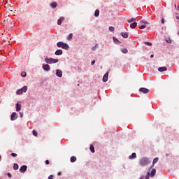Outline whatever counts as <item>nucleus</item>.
Masks as SVG:
<instances>
[{
    "label": "nucleus",
    "instance_id": "49",
    "mask_svg": "<svg viewBox=\"0 0 179 179\" xmlns=\"http://www.w3.org/2000/svg\"><path fill=\"white\" fill-rule=\"evenodd\" d=\"M178 10H179V6H178Z\"/></svg>",
    "mask_w": 179,
    "mask_h": 179
},
{
    "label": "nucleus",
    "instance_id": "5",
    "mask_svg": "<svg viewBox=\"0 0 179 179\" xmlns=\"http://www.w3.org/2000/svg\"><path fill=\"white\" fill-rule=\"evenodd\" d=\"M139 92H141V93H143L144 94H148L150 90H149L148 88L141 87L139 89Z\"/></svg>",
    "mask_w": 179,
    "mask_h": 179
},
{
    "label": "nucleus",
    "instance_id": "33",
    "mask_svg": "<svg viewBox=\"0 0 179 179\" xmlns=\"http://www.w3.org/2000/svg\"><path fill=\"white\" fill-rule=\"evenodd\" d=\"M26 72H24V71H22V73H21V76L22 77V78H26Z\"/></svg>",
    "mask_w": 179,
    "mask_h": 179
},
{
    "label": "nucleus",
    "instance_id": "39",
    "mask_svg": "<svg viewBox=\"0 0 179 179\" xmlns=\"http://www.w3.org/2000/svg\"><path fill=\"white\" fill-rule=\"evenodd\" d=\"M8 177H9V178H12V174H10V173H8Z\"/></svg>",
    "mask_w": 179,
    "mask_h": 179
},
{
    "label": "nucleus",
    "instance_id": "28",
    "mask_svg": "<svg viewBox=\"0 0 179 179\" xmlns=\"http://www.w3.org/2000/svg\"><path fill=\"white\" fill-rule=\"evenodd\" d=\"M50 6L52 8H57V3L53 2L50 4Z\"/></svg>",
    "mask_w": 179,
    "mask_h": 179
},
{
    "label": "nucleus",
    "instance_id": "20",
    "mask_svg": "<svg viewBox=\"0 0 179 179\" xmlns=\"http://www.w3.org/2000/svg\"><path fill=\"white\" fill-rule=\"evenodd\" d=\"M70 160H71V163H75V162H76V160H77L76 157L72 156V157H71Z\"/></svg>",
    "mask_w": 179,
    "mask_h": 179
},
{
    "label": "nucleus",
    "instance_id": "26",
    "mask_svg": "<svg viewBox=\"0 0 179 179\" xmlns=\"http://www.w3.org/2000/svg\"><path fill=\"white\" fill-rule=\"evenodd\" d=\"M159 162V157H156L153 159L152 164H156Z\"/></svg>",
    "mask_w": 179,
    "mask_h": 179
},
{
    "label": "nucleus",
    "instance_id": "14",
    "mask_svg": "<svg viewBox=\"0 0 179 179\" xmlns=\"http://www.w3.org/2000/svg\"><path fill=\"white\" fill-rule=\"evenodd\" d=\"M138 26V23L136 22H134L130 24L131 29H135Z\"/></svg>",
    "mask_w": 179,
    "mask_h": 179
},
{
    "label": "nucleus",
    "instance_id": "40",
    "mask_svg": "<svg viewBox=\"0 0 179 179\" xmlns=\"http://www.w3.org/2000/svg\"><path fill=\"white\" fill-rule=\"evenodd\" d=\"M20 118L23 117V113H20Z\"/></svg>",
    "mask_w": 179,
    "mask_h": 179
},
{
    "label": "nucleus",
    "instance_id": "50",
    "mask_svg": "<svg viewBox=\"0 0 179 179\" xmlns=\"http://www.w3.org/2000/svg\"><path fill=\"white\" fill-rule=\"evenodd\" d=\"M0 159H1V156H0Z\"/></svg>",
    "mask_w": 179,
    "mask_h": 179
},
{
    "label": "nucleus",
    "instance_id": "13",
    "mask_svg": "<svg viewBox=\"0 0 179 179\" xmlns=\"http://www.w3.org/2000/svg\"><path fill=\"white\" fill-rule=\"evenodd\" d=\"M65 19L64 17H60L58 20H57V24L59 26H61V24H62V22H64Z\"/></svg>",
    "mask_w": 179,
    "mask_h": 179
},
{
    "label": "nucleus",
    "instance_id": "6",
    "mask_svg": "<svg viewBox=\"0 0 179 179\" xmlns=\"http://www.w3.org/2000/svg\"><path fill=\"white\" fill-rule=\"evenodd\" d=\"M17 114L16 113L13 112L11 114L10 120H11V121H15V120H17Z\"/></svg>",
    "mask_w": 179,
    "mask_h": 179
},
{
    "label": "nucleus",
    "instance_id": "16",
    "mask_svg": "<svg viewBox=\"0 0 179 179\" xmlns=\"http://www.w3.org/2000/svg\"><path fill=\"white\" fill-rule=\"evenodd\" d=\"M140 24L146 26V24H149V22H148V21H145V20H141Z\"/></svg>",
    "mask_w": 179,
    "mask_h": 179
},
{
    "label": "nucleus",
    "instance_id": "38",
    "mask_svg": "<svg viewBox=\"0 0 179 179\" xmlns=\"http://www.w3.org/2000/svg\"><path fill=\"white\" fill-rule=\"evenodd\" d=\"M48 179H54V176L50 175V176L48 177Z\"/></svg>",
    "mask_w": 179,
    "mask_h": 179
},
{
    "label": "nucleus",
    "instance_id": "12",
    "mask_svg": "<svg viewBox=\"0 0 179 179\" xmlns=\"http://www.w3.org/2000/svg\"><path fill=\"white\" fill-rule=\"evenodd\" d=\"M16 111H20L22 110V104H19V103H16Z\"/></svg>",
    "mask_w": 179,
    "mask_h": 179
},
{
    "label": "nucleus",
    "instance_id": "4",
    "mask_svg": "<svg viewBox=\"0 0 179 179\" xmlns=\"http://www.w3.org/2000/svg\"><path fill=\"white\" fill-rule=\"evenodd\" d=\"M27 92V86H24L22 88L17 90L16 94H22L23 93H26Z\"/></svg>",
    "mask_w": 179,
    "mask_h": 179
},
{
    "label": "nucleus",
    "instance_id": "21",
    "mask_svg": "<svg viewBox=\"0 0 179 179\" xmlns=\"http://www.w3.org/2000/svg\"><path fill=\"white\" fill-rule=\"evenodd\" d=\"M128 23H132V22H136V18H131L127 20Z\"/></svg>",
    "mask_w": 179,
    "mask_h": 179
},
{
    "label": "nucleus",
    "instance_id": "17",
    "mask_svg": "<svg viewBox=\"0 0 179 179\" xmlns=\"http://www.w3.org/2000/svg\"><path fill=\"white\" fill-rule=\"evenodd\" d=\"M121 36L123 37V38H128V32H122Z\"/></svg>",
    "mask_w": 179,
    "mask_h": 179
},
{
    "label": "nucleus",
    "instance_id": "3",
    "mask_svg": "<svg viewBox=\"0 0 179 179\" xmlns=\"http://www.w3.org/2000/svg\"><path fill=\"white\" fill-rule=\"evenodd\" d=\"M45 62H46V64H57V62H58V59H52V58H48L46 57L45 59Z\"/></svg>",
    "mask_w": 179,
    "mask_h": 179
},
{
    "label": "nucleus",
    "instance_id": "9",
    "mask_svg": "<svg viewBox=\"0 0 179 179\" xmlns=\"http://www.w3.org/2000/svg\"><path fill=\"white\" fill-rule=\"evenodd\" d=\"M26 170H27V166L26 165H24V166H22L20 169V173H25Z\"/></svg>",
    "mask_w": 179,
    "mask_h": 179
},
{
    "label": "nucleus",
    "instance_id": "34",
    "mask_svg": "<svg viewBox=\"0 0 179 179\" xmlns=\"http://www.w3.org/2000/svg\"><path fill=\"white\" fill-rule=\"evenodd\" d=\"M115 29L113 27H109V31H114Z\"/></svg>",
    "mask_w": 179,
    "mask_h": 179
},
{
    "label": "nucleus",
    "instance_id": "31",
    "mask_svg": "<svg viewBox=\"0 0 179 179\" xmlns=\"http://www.w3.org/2000/svg\"><path fill=\"white\" fill-rule=\"evenodd\" d=\"M150 178V172H148L146 176H145V179H149Z\"/></svg>",
    "mask_w": 179,
    "mask_h": 179
},
{
    "label": "nucleus",
    "instance_id": "10",
    "mask_svg": "<svg viewBox=\"0 0 179 179\" xmlns=\"http://www.w3.org/2000/svg\"><path fill=\"white\" fill-rule=\"evenodd\" d=\"M102 80L103 82H107V80H108V72L104 74Z\"/></svg>",
    "mask_w": 179,
    "mask_h": 179
},
{
    "label": "nucleus",
    "instance_id": "44",
    "mask_svg": "<svg viewBox=\"0 0 179 179\" xmlns=\"http://www.w3.org/2000/svg\"><path fill=\"white\" fill-rule=\"evenodd\" d=\"M166 42H168V43L170 44V43H171V40L166 41Z\"/></svg>",
    "mask_w": 179,
    "mask_h": 179
},
{
    "label": "nucleus",
    "instance_id": "23",
    "mask_svg": "<svg viewBox=\"0 0 179 179\" xmlns=\"http://www.w3.org/2000/svg\"><path fill=\"white\" fill-rule=\"evenodd\" d=\"M72 37H73V34L71 33L67 37V39L69 40V41H71V40H72Z\"/></svg>",
    "mask_w": 179,
    "mask_h": 179
},
{
    "label": "nucleus",
    "instance_id": "46",
    "mask_svg": "<svg viewBox=\"0 0 179 179\" xmlns=\"http://www.w3.org/2000/svg\"><path fill=\"white\" fill-rule=\"evenodd\" d=\"M61 174H62V173H61V172H59V173H57V176H61Z\"/></svg>",
    "mask_w": 179,
    "mask_h": 179
},
{
    "label": "nucleus",
    "instance_id": "42",
    "mask_svg": "<svg viewBox=\"0 0 179 179\" xmlns=\"http://www.w3.org/2000/svg\"><path fill=\"white\" fill-rule=\"evenodd\" d=\"M45 164H50V161L48 159L45 161Z\"/></svg>",
    "mask_w": 179,
    "mask_h": 179
},
{
    "label": "nucleus",
    "instance_id": "7",
    "mask_svg": "<svg viewBox=\"0 0 179 179\" xmlns=\"http://www.w3.org/2000/svg\"><path fill=\"white\" fill-rule=\"evenodd\" d=\"M56 76H58V78H62V70L57 69L56 70Z\"/></svg>",
    "mask_w": 179,
    "mask_h": 179
},
{
    "label": "nucleus",
    "instance_id": "32",
    "mask_svg": "<svg viewBox=\"0 0 179 179\" xmlns=\"http://www.w3.org/2000/svg\"><path fill=\"white\" fill-rule=\"evenodd\" d=\"M139 29H141V30L143 29H146V25L139 24Z\"/></svg>",
    "mask_w": 179,
    "mask_h": 179
},
{
    "label": "nucleus",
    "instance_id": "43",
    "mask_svg": "<svg viewBox=\"0 0 179 179\" xmlns=\"http://www.w3.org/2000/svg\"><path fill=\"white\" fill-rule=\"evenodd\" d=\"M162 24H164V19L162 20Z\"/></svg>",
    "mask_w": 179,
    "mask_h": 179
},
{
    "label": "nucleus",
    "instance_id": "18",
    "mask_svg": "<svg viewBox=\"0 0 179 179\" xmlns=\"http://www.w3.org/2000/svg\"><path fill=\"white\" fill-rule=\"evenodd\" d=\"M55 55H62V50H57L55 52Z\"/></svg>",
    "mask_w": 179,
    "mask_h": 179
},
{
    "label": "nucleus",
    "instance_id": "2",
    "mask_svg": "<svg viewBox=\"0 0 179 179\" xmlns=\"http://www.w3.org/2000/svg\"><path fill=\"white\" fill-rule=\"evenodd\" d=\"M57 47L59 48H63L64 50H69V45L64 42H58L57 43Z\"/></svg>",
    "mask_w": 179,
    "mask_h": 179
},
{
    "label": "nucleus",
    "instance_id": "8",
    "mask_svg": "<svg viewBox=\"0 0 179 179\" xmlns=\"http://www.w3.org/2000/svg\"><path fill=\"white\" fill-rule=\"evenodd\" d=\"M42 68L44 71H46L47 72H48V71H50V65L48 64H43Z\"/></svg>",
    "mask_w": 179,
    "mask_h": 179
},
{
    "label": "nucleus",
    "instance_id": "47",
    "mask_svg": "<svg viewBox=\"0 0 179 179\" xmlns=\"http://www.w3.org/2000/svg\"><path fill=\"white\" fill-rule=\"evenodd\" d=\"M175 8H177V5L176 4H175Z\"/></svg>",
    "mask_w": 179,
    "mask_h": 179
},
{
    "label": "nucleus",
    "instance_id": "19",
    "mask_svg": "<svg viewBox=\"0 0 179 179\" xmlns=\"http://www.w3.org/2000/svg\"><path fill=\"white\" fill-rule=\"evenodd\" d=\"M129 159H136V153L133 152L129 157Z\"/></svg>",
    "mask_w": 179,
    "mask_h": 179
},
{
    "label": "nucleus",
    "instance_id": "45",
    "mask_svg": "<svg viewBox=\"0 0 179 179\" xmlns=\"http://www.w3.org/2000/svg\"><path fill=\"white\" fill-rule=\"evenodd\" d=\"M154 57H155L154 55H150V58H153Z\"/></svg>",
    "mask_w": 179,
    "mask_h": 179
},
{
    "label": "nucleus",
    "instance_id": "36",
    "mask_svg": "<svg viewBox=\"0 0 179 179\" xmlns=\"http://www.w3.org/2000/svg\"><path fill=\"white\" fill-rule=\"evenodd\" d=\"M145 44H146V45H148L149 47H151L152 45V43L150 42H145Z\"/></svg>",
    "mask_w": 179,
    "mask_h": 179
},
{
    "label": "nucleus",
    "instance_id": "48",
    "mask_svg": "<svg viewBox=\"0 0 179 179\" xmlns=\"http://www.w3.org/2000/svg\"><path fill=\"white\" fill-rule=\"evenodd\" d=\"M176 19H179V17H178V16H176Z\"/></svg>",
    "mask_w": 179,
    "mask_h": 179
},
{
    "label": "nucleus",
    "instance_id": "25",
    "mask_svg": "<svg viewBox=\"0 0 179 179\" xmlns=\"http://www.w3.org/2000/svg\"><path fill=\"white\" fill-rule=\"evenodd\" d=\"M99 15H100V10H95V13H94V16H95L96 17H97V16H99Z\"/></svg>",
    "mask_w": 179,
    "mask_h": 179
},
{
    "label": "nucleus",
    "instance_id": "29",
    "mask_svg": "<svg viewBox=\"0 0 179 179\" xmlns=\"http://www.w3.org/2000/svg\"><path fill=\"white\" fill-rule=\"evenodd\" d=\"M113 41L115 44H118V43H120V41H118V39L115 37H113Z\"/></svg>",
    "mask_w": 179,
    "mask_h": 179
},
{
    "label": "nucleus",
    "instance_id": "11",
    "mask_svg": "<svg viewBox=\"0 0 179 179\" xmlns=\"http://www.w3.org/2000/svg\"><path fill=\"white\" fill-rule=\"evenodd\" d=\"M158 71H159V72H164V71H167V67H166V66L159 67L158 69Z\"/></svg>",
    "mask_w": 179,
    "mask_h": 179
},
{
    "label": "nucleus",
    "instance_id": "37",
    "mask_svg": "<svg viewBox=\"0 0 179 179\" xmlns=\"http://www.w3.org/2000/svg\"><path fill=\"white\" fill-rule=\"evenodd\" d=\"M10 156H13V157H16L17 156V154H16V153H11Z\"/></svg>",
    "mask_w": 179,
    "mask_h": 179
},
{
    "label": "nucleus",
    "instance_id": "35",
    "mask_svg": "<svg viewBox=\"0 0 179 179\" xmlns=\"http://www.w3.org/2000/svg\"><path fill=\"white\" fill-rule=\"evenodd\" d=\"M32 134H33L34 136H37V135H38L37 131L36 130H34L32 131Z\"/></svg>",
    "mask_w": 179,
    "mask_h": 179
},
{
    "label": "nucleus",
    "instance_id": "41",
    "mask_svg": "<svg viewBox=\"0 0 179 179\" xmlns=\"http://www.w3.org/2000/svg\"><path fill=\"white\" fill-rule=\"evenodd\" d=\"M94 64H96V62L94 60H93L92 62H91V65H94Z\"/></svg>",
    "mask_w": 179,
    "mask_h": 179
},
{
    "label": "nucleus",
    "instance_id": "24",
    "mask_svg": "<svg viewBox=\"0 0 179 179\" xmlns=\"http://www.w3.org/2000/svg\"><path fill=\"white\" fill-rule=\"evenodd\" d=\"M121 51L122 52H123V54H127L128 52V49L124 48H122Z\"/></svg>",
    "mask_w": 179,
    "mask_h": 179
},
{
    "label": "nucleus",
    "instance_id": "22",
    "mask_svg": "<svg viewBox=\"0 0 179 179\" xmlns=\"http://www.w3.org/2000/svg\"><path fill=\"white\" fill-rule=\"evenodd\" d=\"M90 150L92 152V153H94V146L93 145H91L90 147Z\"/></svg>",
    "mask_w": 179,
    "mask_h": 179
},
{
    "label": "nucleus",
    "instance_id": "30",
    "mask_svg": "<svg viewBox=\"0 0 179 179\" xmlns=\"http://www.w3.org/2000/svg\"><path fill=\"white\" fill-rule=\"evenodd\" d=\"M96 48H99V44H96L94 47H92V51H96Z\"/></svg>",
    "mask_w": 179,
    "mask_h": 179
},
{
    "label": "nucleus",
    "instance_id": "15",
    "mask_svg": "<svg viewBox=\"0 0 179 179\" xmlns=\"http://www.w3.org/2000/svg\"><path fill=\"white\" fill-rule=\"evenodd\" d=\"M150 177H155L156 176V169H152L150 173Z\"/></svg>",
    "mask_w": 179,
    "mask_h": 179
},
{
    "label": "nucleus",
    "instance_id": "27",
    "mask_svg": "<svg viewBox=\"0 0 179 179\" xmlns=\"http://www.w3.org/2000/svg\"><path fill=\"white\" fill-rule=\"evenodd\" d=\"M13 169L15 170H18L19 169V165L17 164H14Z\"/></svg>",
    "mask_w": 179,
    "mask_h": 179
},
{
    "label": "nucleus",
    "instance_id": "1",
    "mask_svg": "<svg viewBox=\"0 0 179 179\" xmlns=\"http://www.w3.org/2000/svg\"><path fill=\"white\" fill-rule=\"evenodd\" d=\"M149 164V158L143 157L140 159V165L142 167H145V166H148Z\"/></svg>",
    "mask_w": 179,
    "mask_h": 179
}]
</instances>
